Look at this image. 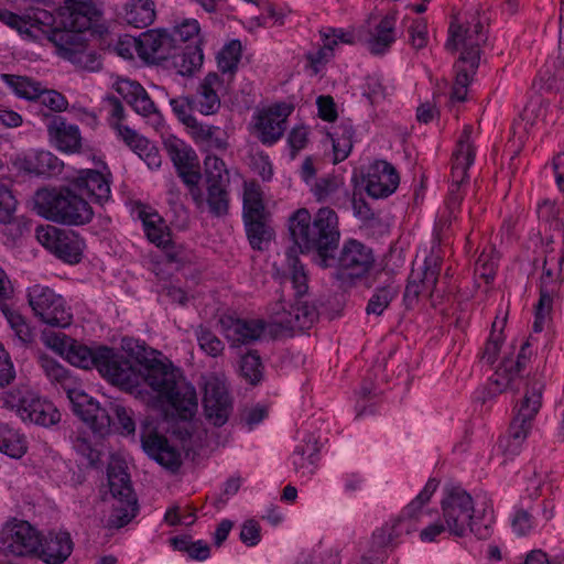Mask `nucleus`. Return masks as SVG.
Segmentation results:
<instances>
[{"label": "nucleus", "instance_id": "1", "mask_svg": "<svg viewBox=\"0 0 564 564\" xmlns=\"http://www.w3.org/2000/svg\"><path fill=\"white\" fill-rule=\"evenodd\" d=\"M289 230L301 252H315V262L327 269L332 263V252L339 243L337 214L329 207H322L312 219L306 208L297 209L289 219Z\"/></svg>", "mask_w": 564, "mask_h": 564}, {"label": "nucleus", "instance_id": "2", "mask_svg": "<svg viewBox=\"0 0 564 564\" xmlns=\"http://www.w3.org/2000/svg\"><path fill=\"white\" fill-rule=\"evenodd\" d=\"M141 369V381L172 405L181 420H191L197 411V395L192 386L180 383L178 371L172 366L155 358L137 357Z\"/></svg>", "mask_w": 564, "mask_h": 564}, {"label": "nucleus", "instance_id": "3", "mask_svg": "<svg viewBox=\"0 0 564 564\" xmlns=\"http://www.w3.org/2000/svg\"><path fill=\"white\" fill-rule=\"evenodd\" d=\"M32 202L37 215L57 224L80 226L89 223L94 216L88 202L67 187L40 188Z\"/></svg>", "mask_w": 564, "mask_h": 564}, {"label": "nucleus", "instance_id": "4", "mask_svg": "<svg viewBox=\"0 0 564 564\" xmlns=\"http://www.w3.org/2000/svg\"><path fill=\"white\" fill-rule=\"evenodd\" d=\"M90 14L91 6L86 2L67 0L66 6L58 9L63 29H53L48 40L59 56L72 61L87 45L83 32L90 28Z\"/></svg>", "mask_w": 564, "mask_h": 564}, {"label": "nucleus", "instance_id": "5", "mask_svg": "<svg viewBox=\"0 0 564 564\" xmlns=\"http://www.w3.org/2000/svg\"><path fill=\"white\" fill-rule=\"evenodd\" d=\"M39 364L47 379L55 386H59L72 403L73 412L78 417H91L99 430L106 429L108 419L105 411L99 409V403L91 397L76 389V379L69 371L50 356L41 355Z\"/></svg>", "mask_w": 564, "mask_h": 564}, {"label": "nucleus", "instance_id": "6", "mask_svg": "<svg viewBox=\"0 0 564 564\" xmlns=\"http://www.w3.org/2000/svg\"><path fill=\"white\" fill-rule=\"evenodd\" d=\"M0 403L2 408L14 410L24 422L48 427L61 421L57 408L28 387L4 392L0 397Z\"/></svg>", "mask_w": 564, "mask_h": 564}, {"label": "nucleus", "instance_id": "7", "mask_svg": "<svg viewBox=\"0 0 564 564\" xmlns=\"http://www.w3.org/2000/svg\"><path fill=\"white\" fill-rule=\"evenodd\" d=\"M473 127L467 124L459 134L451 158L449 187L445 199L449 216L459 207L463 188L469 181L468 170L476 158V147L471 140Z\"/></svg>", "mask_w": 564, "mask_h": 564}, {"label": "nucleus", "instance_id": "8", "mask_svg": "<svg viewBox=\"0 0 564 564\" xmlns=\"http://www.w3.org/2000/svg\"><path fill=\"white\" fill-rule=\"evenodd\" d=\"M545 383L541 378L533 377L527 380L524 394L514 408V416L509 426V437L520 446L532 430L543 399Z\"/></svg>", "mask_w": 564, "mask_h": 564}, {"label": "nucleus", "instance_id": "9", "mask_svg": "<svg viewBox=\"0 0 564 564\" xmlns=\"http://www.w3.org/2000/svg\"><path fill=\"white\" fill-rule=\"evenodd\" d=\"M375 261L371 248L350 239L343 245L338 257L332 252V263L327 264V268H334L335 279L347 283L368 274L373 268Z\"/></svg>", "mask_w": 564, "mask_h": 564}, {"label": "nucleus", "instance_id": "10", "mask_svg": "<svg viewBox=\"0 0 564 564\" xmlns=\"http://www.w3.org/2000/svg\"><path fill=\"white\" fill-rule=\"evenodd\" d=\"M164 150L173 162L178 176L189 186V194L198 208L203 207V193L198 187L202 175L196 152L183 140L170 135L163 141Z\"/></svg>", "mask_w": 564, "mask_h": 564}, {"label": "nucleus", "instance_id": "11", "mask_svg": "<svg viewBox=\"0 0 564 564\" xmlns=\"http://www.w3.org/2000/svg\"><path fill=\"white\" fill-rule=\"evenodd\" d=\"M487 41L484 26L480 21L473 19V22L460 24L455 19L448 28V39L445 47L455 52L462 48L459 62L467 63L471 73L479 65L480 45Z\"/></svg>", "mask_w": 564, "mask_h": 564}, {"label": "nucleus", "instance_id": "12", "mask_svg": "<svg viewBox=\"0 0 564 564\" xmlns=\"http://www.w3.org/2000/svg\"><path fill=\"white\" fill-rule=\"evenodd\" d=\"M97 356L96 369L110 383L124 390H132L140 384V371L123 354L107 346H98Z\"/></svg>", "mask_w": 564, "mask_h": 564}, {"label": "nucleus", "instance_id": "13", "mask_svg": "<svg viewBox=\"0 0 564 564\" xmlns=\"http://www.w3.org/2000/svg\"><path fill=\"white\" fill-rule=\"evenodd\" d=\"M29 304L43 323L54 327H66L72 322L70 308L54 290L44 285H33L28 292Z\"/></svg>", "mask_w": 564, "mask_h": 564}, {"label": "nucleus", "instance_id": "14", "mask_svg": "<svg viewBox=\"0 0 564 564\" xmlns=\"http://www.w3.org/2000/svg\"><path fill=\"white\" fill-rule=\"evenodd\" d=\"M41 535L28 521H9L0 531V552L6 556L34 557Z\"/></svg>", "mask_w": 564, "mask_h": 564}, {"label": "nucleus", "instance_id": "15", "mask_svg": "<svg viewBox=\"0 0 564 564\" xmlns=\"http://www.w3.org/2000/svg\"><path fill=\"white\" fill-rule=\"evenodd\" d=\"M442 514L448 532L456 536H464L471 529L474 517V501L471 496L460 487L446 490L442 500Z\"/></svg>", "mask_w": 564, "mask_h": 564}, {"label": "nucleus", "instance_id": "16", "mask_svg": "<svg viewBox=\"0 0 564 564\" xmlns=\"http://www.w3.org/2000/svg\"><path fill=\"white\" fill-rule=\"evenodd\" d=\"M37 241L59 259L68 263H77L82 258L83 241L74 231L52 225L36 228Z\"/></svg>", "mask_w": 564, "mask_h": 564}, {"label": "nucleus", "instance_id": "17", "mask_svg": "<svg viewBox=\"0 0 564 564\" xmlns=\"http://www.w3.org/2000/svg\"><path fill=\"white\" fill-rule=\"evenodd\" d=\"M221 332L231 347L252 345L260 340L267 329V323L260 318H239L224 315L219 319Z\"/></svg>", "mask_w": 564, "mask_h": 564}, {"label": "nucleus", "instance_id": "18", "mask_svg": "<svg viewBox=\"0 0 564 564\" xmlns=\"http://www.w3.org/2000/svg\"><path fill=\"white\" fill-rule=\"evenodd\" d=\"M203 405L206 419L215 426H223L232 410L231 401L223 382L216 378L205 383Z\"/></svg>", "mask_w": 564, "mask_h": 564}, {"label": "nucleus", "instance_id": "19", "mask_svg": "<svg viewBox=\"0 0 564 564\" xmlns=\"http://www.w3.org/2000/svg\"><path fill=\"white\" fill-rule=\"evenodd\" d=\"M529 347V343L525 341L521 346V350L517 355L516 359L511 357H505L497 368L496 372L491 377L488 392L492 395L502 393L507 390H519V383L521 381L520 373L523 370L527 362L525 349Z\"/></svg>", "mask_w": 564, "mask_h": 564}, {"label": "nucleus", "instance_id": "20", "mask_svg": "<svg viewBox=\"0 0 564 564\" xmlns=\"http://www.w3.org/2000/svg\"><path fill=\"white\" fill-rule=\"evenodd\" d=\"M399 183V173L391 163L377 160L369 166L366 176V191L369 196L386 198L395 192Z\"/></svg>", "mask_w": 564, "mask_h": 564}, {"label": "nucleus", "instance_id": "21", "mask_svg": "<svg viewBox=\"0 0 564 564\" xmlns=\"http://www.w3.org/2000/svg\"><path fill=\"white\" fill-rule=\"evenodd\" d=\"M137 47L141 58L154 64L170 59L172 53L177 50L166 30L144 32L138 40Z\"/></svg>", "mask_w": 564, "mask_h": 564}, {"label": "nucleus", "instance_id": "22", "mask_svg": "<svg viewBox=\"0 0 564 564\" xmlns=\"http://www.w3.org/2000/svg\"><path fill=\"white\" fill-rule=\"evenodd\" d=\"M274 310V323L282 328L290 330L308 329L318 318L316 307L306 301L297 300L291 310L286 311L281 304Z\"/></svg>", "mask_w": 564, "mask_h": 564}, {"label": "nucleus", "instance_id": "23", "mask_svg": "<svg viewBox=\"0 0 564 564\" xmlns=\"http://www.w3.org/2000/svg\"><path fill=\"white\" fill-rule=\"evenodd\" d=\"M563 262V249H560L557 251L550 250L546 252L540 285L541 306H543L544 303H553V300L562 284Z\"/></svg>", "mask_w": 564, "mask_h": 564}, {"label": "nucleus", "instance_id": "24", "mask_svg": "<svg viewBox=\"0 0 564 564\" xmlns=\"http://www.w3.org/2000/svg\"><path fill=\"white\" fill-rule=\"evenodd\" d=\"M286 107L270 108L257 116L254 129L258 139L265 145H272L281 139L286 130Z\"/></svg>", "mask_w": 564, "mask_h": 564}, {"label": "nucleus", "instance_id": "25", "mask_svg": "<svg viewBox=\"0 0 564 564\" xmlns=\"http://www.w3.org/2000/svg\"><path fill=\"white\" fill-rule=\"evenodd\" d=\"M141 444L144 452L160 465L175 471L181 466V455L172 446L167 438L155 431L143 432Z\"/></svg>", "mask_w": 564, "mask_h": 564}, {"label": "nucleus", "instance_id": "26", "mask_svg": "<svg viewBox=\"0 0 564 564\" xmlns=\"http://www.w3.org/2000/svg\"><path fill=\"white\" fill-rule=\"evenodd\" d=\"M73 541L68 532L51 531L41 536V546L35 556L46 564H63L72 554Z\"/></svg>", "mask_w": 564, "mask_h": 564}, {"label": "nucleus", "instance_id": "27", "mask_svg": "<svg viewBox=\"0 0 564 564\" xmlns=\"http://www.w3.org/2000/svg\"><path fill=\"white\" fill-rule=\"evenodd\" d=\"M73 185L86 194L93 202L104 205L110 198V180L101 172L96 170H83L73 181Z\"/></svg>", "mask_w": 564, "mask_h": 564}, {"label": "nucleus", "instance_id": "28", "mask_svg": "<svg viewBox=\"0 0 564 564\" xmlns=\"http://www.w3.org/2000/svg\"><path fill=\"white\" fill-rule=\"evenodd\" d=\"M221 86L223 80L219 75L208 73L199 83L196 94L191 96L195 110L205 116L216 113L220 108L218 91Z\"/></svg>", "mask_w": 564, "mask_h": 564}, {"label": "nucleus", "instance_id": "29", "mask_svg": "<svg viewBox=\"0 0 564 564\" xmlns=\"http://www.w3.org/2000/svg\"><path fill=\"white\" fill-rule=\"evenodd\" d=\"M99 409L105 411L108 419V425L104 430H99V427L95 424L94 419L89 417H79L83 422H85L93 432L104 436L108 434L111 430V426L115 425L117 429L121 430V433L133 434L135 431V424L132 417V411L127 409L126 406L118 403H109V406H101L99 404Z\"/></svg>", "mask_w": 564, "mask_h": 564}, {"label": "nucleus", "instance_id": "30", "mask_svg": "<svg viewBox=\"0 0 564 564\" xmlns=\"http://www.w3.org/2000/svg\"><path fill=\"white\" fill-rule=\"evenodd\" d=\"M116 90L139 115L148 117L158 112L147 90L138 82L120 79Z\"/></svg>", "mask_w": 564, "mask_h": 564}, {"label": "nucleus", "instance_id": "31", "mask_svg": "<svg viewBox=\"0 0 564 564\" xmlns=\"http://www.w3.org/2000/svg\"><path fill=\"white\" fill-rule=\"evenodd\" d=\"M47 131L61 151L66 153H78L80 151L82 135L77 126L67 124L62 117H54L47 126Z\"/></svg>", "mask_w": 564, "mask_h": 564}, {"label": "nucleus", "instance_id": "32", "mask_svg": "<svg viewBox=\"0 0 564 564\" xmlns=\"http://www.w3.org/2000/svg\"><path fill=\"white\" fill-rule=\"evenodd\" d=\"M188 131L195 143L207 151H226L229 147L227 132L218 126L197 121Z\"/></svg>", "mask_w": 564, "mask_h": 564}, {"label": "nucleus", "instance_id": "33", "mask_svg": "<svg viewBox=\"0 0 564 564\" xmlns=\"http://www.w3.org/2000/svg\"><path fill=\"white\" fill-rule=\"evenodd\" d=\"M395 17L386 15L375 26V30L370 33V37L367 40L368 50L375 54H383L395 41Z\"/></svg>", "mask_w": 564, "mask_h": 564}, {"label": "nucleus", "instance_id": "34", "mask_svg": "<svg viewBox=\"0 0 564 564\" xmlns=\"http://www.w3.org/2000/svg\"><path fill=\"white\" fill-rule=\"evenodd\" d=\"M243 225L251 248L258 251L268 249L275 236L270 217L243 220Z\"/></svg>", "mask_w": 564, "mask_h": 564}, {"label": "nucleus", "instance_id": "35", "mask_svg": "<svg viewBox=\"0 0 564 564\" xmlns=\"http://www.w3.org/2000/svg\"><path fill=\"white\" fill-rule=\"evenodd\" d=\"M155 4L153 0H129L124 6V20L128 24L143 29L155 20Z\"/></svg>", "mask_w": 564, "mask_h": 564}, {"label": "nucleus", "instance_id": "36", "mask_svg": "<svg viewBox=\"0 0 564 564\" xmlns=\"http://www.w3.org/2000/svg\"><path fill=\"white\" fill-rule=\"evenodd\" d=\"M270 217L265 210L260 186L256 182L245 183L242 219Z\"/></svg>", "mask_w": 564, "mask_h": 564}, {"label": "nucleus", "instance_id": "37", "mask_svg": "<svg viewBox=\"0 0 564 564\" xmlns=\"http://www.w3.org/2000/svg\"><path fill=\"white\" fill-rule=\"evenodd\" d=\"M170 58L181 75L188 76L203 64V52L198 45L177 46Z\"/></svg>", "mask_w": 564, "mask_h": 564}, {"label": "nucleus", "instance_id": "38", "mask_svg": "<svg viewBox=\"0 0 564 564\" xmlns=\"http://www.w3.org/2000/svg\"><path fill=\"white\" fill-rule=\"evenodd\" d=\"M108 484L115 499H137L131 487L130 476L122 464L115 463L109 465Z\"/></svg>", "mask_w": 564, "mask_h": 564}, {"label": "nucleus", "instance_id": "39", "mask_svg": "<svg viewBox=\"0 0 564 564\" xmlns=\"http://www.w3.org/2000/svg\"><path fill=\"white\" fill-rule=\"evenodd\" d=\"M229 183H213L206 184L207 197H203L204 203L207 204L212 215L221 217L228 214L229 209V194L227 186ZM205 204H203L204 206Z\"/></svg>", "mask_w": 564, "mask_h": 564}, {"label": "nucleus", "instance_id": "40", "mask_svg": "<svg viewBox=\"0 0 564 564\" xmlns=\"http://www.w3.org/2000/svg\"><path fill=\"white\" fill-rule=\"evenodd\" d=\"M149 240L158 247L167 248L171 245V234L163 218L156 213L147 214L142 218Z\"/></svg>", "mask_w": 564, "mask_h": 564}, {"label": "nucleus", "instance_id": "41", "mask_svg": "<svg viewBox=\"0 0 564 564\" xmlns=\"http://www.w3.org/2000/svg\"><path fill=\"white\" fill-rule=\"evenodd\" d=\"M344 191V181L341 177L336 175L319 177L312 187L314 197L321 203H334L338 195Z\"/></svg>", "mask_w": 564, "mask_h": 564}, {"label": "nucleus", "instance_id": "42", "mask_svg": "<svg viewBox=\"0 0 564 564\" xmlns=\"http://www.w3.org/2000/svg\"><path fill=\"white\" fill-rule=\"evenodd\" d=\"M240 376L250 384L256 386L263 379L264 366L258 350H249L241 355L239 361Z\"/></svg>", "mask_w": 564, "mask_h": 564}, {"label": "nucleus", "instance_id": "43", "mask_svg": "<svg viewBox=\"0 0 564 564\" xmlns=\"http://www.w3.org/2000/svg\"><path fill=\"white\" fill-rule=\"evenodd\" d=\"M399 285L393 282L377 288L368 301L366 313L380 316L389 307L390 303L398 296Z\"/></svg>", "mask_w": 564, "mask_h": 564}, {"label": "nucleus", "instance_id": "44", "mask_svg": "<svg viewBox=\"0 0 564 564\" xmlns=\"http://www.w3.org/2000/svg\"><path fill=\"white\" fill-rule=\"evenodd\" d=\"M112 511L108 519V527L120 529L127 525L138 512V500L119 498L115 499Z\"/></svg>", "mask_w": 564, "mask_h": 564}, {"label": "nucleus", "instance_id": "45", "mask_svg": "<svg viewBox=\"0 0 564 564\" xmlns=\"http://www.w3.org/2000/svg\"><path fill=\"white\" fill-rule=\"evenodd\" d=\"M0 452L20 458L26 452L24 437L8 425H0Z\"/></svg>", "mask_w": 564, "mask_h": 564}, {"label": "nucleus", "instance_id": "46", "mask_svg": "<svg viewBox=\"0 0 564 564\" xmlns=\"http://www.w3.org/2000/svg\"><path fill=\"white\" fill-rule=\"evenodd\" d=\"M403 532L409 533L410 527L405 524L404 518L400 517L373 532V544L378 547L392 545Z\"/></svg>", "mask_w": 564, "mask_h": 564}, {"label": "nucleus", "instance_id": "47", "mask_svg": "<svg viewBox=\"0 0 564 564\" xmlns=\"http://www.w3.org/2000/svg\"><path fill=\"white\" fill-rule=\"evenodd\" d=\"M318 452V443L314 438H310L304 445L297 446L293 459L295 468L297 470L302 469L303 474H313Z\"/></svg>", "mask_w": 564, "mask_h": 564}, {"label": "nucleus", "instance_id": "48", "mask_svg": "<svg viewBox=\"0 0 564 564\" xmlns=\"http://www.w3.org/2000/svg\"><path fill=\"white\" fill-rule=\"evenodd\" d=\"M1 79L12 90L22 98L35 100L39 93H41V83L35 82L26 76H19L12 74H2Z\"/></svg>", "mask_w": 564, "mask_h": 564}, {"label": "nucleus", "instance_id": "49", "mask_svg": "<svg viewBox=\"0 0 564 564\" xmlns=\"http://www.w3.org/2000/svg\"><path fill=\"white\" fill-rule=\"evenodd\" d=\"M441 271L440 260L437 257H429L425 259L420 271L414 270L415 278L426 295L432 296L436 290L438 275Z\"/></svg>", "mask_w": 564, "mask_h": 564}, {"label": "nucleus", "instance_id": "50", "mask_svg": "<svg viewBox=\"0 0 564 564\" xmlns=\"http://www.w3.org/2000/svg\"><path fill=\"white\" fill-rule=\"evenodd\" d=\"M50 8H41L39 6H30L24 13L25 18V33H29L30 28L43 29L46 28L48 35L55 29V17ZM45 32V30H43Z\"/></svg>", "mask_w": 564, "mask_h": 564}, {"label": "nucleus", "instance_id": "51", "mask_svg": "<svg viewBox=\"0 0 564 564\" xmlns=\"http://www.w3.org/2000/svg\"><path fill=\"white\" fill-rule=\"evenodd\" d=\"M67 360L79 368L91 369L97 366V347L90 348L73 340L66 352Z\"/></svg>", "mask_w": 564, "mask_h": 564}, {"label": "nucleus", "instance_id": "52", "mask_svg": "<svg viewBox=\"0 0 564 564\" xmlns=\"http://www.w3.org/2000/svg\"><path fill=\"white\" fill-rule=\"evenodd\" d=\"M241 58V43L238 40L231 41L225 45L218 53L217 64L223 74H229L231 77L238 67Z\"/></svg>", "mask_w": 564, "mask_h": 564}, {"label": "nucleus", "instance_id": "53", "mask_svg": "<svg viewBox=\"0 0 564 564\" xmlns=\"http://www.w3.org/2000/svg\"><path fill=\"white\" fill-rule=\"evenodd\" d=\"M286 258L289 268L291 270V282L295 290V294L296 296H303L304 294H306L308 290L307 273L304 269V265L301 263L297 256L295 254L294 249H290L286 252Z\"/></svg>", "mask_w": 564, "mask_h": 564}, {"label": "nucleus", "instance_id": "54", "mask_svg": "<svg viewBox=\"0 0 564 564\" xmlns=\"http://www.w3.org/2000/svg\"><path fill=\"white\" fill-rule=\"evenodd\" d=\"M59 166V161L52 153L46 151H41L36 153L33 158L25 159L24 169L34 174H48L57 170Z\"/></svg>", "mask_w": 564, "mask_h": 564}, {"label": "nucleus", "instance_id": "55", "mask_svg": "<svg viewBox=\"0 0 564 564\" xmlns=\"http://www.w3.org/2000/svg\"><path fill=\"white\" fill-rule=\"evenodd\" d=\"M1 312L6 316L11 328L14 330L15 336L23 343L32 341L33 334L30 326L26 324L25 318L14 310H11L9 304L1 305Z\"/></svg>", "mask_w": 564, "mask_h": 564}, {"label": "nucleus", "instance_id": "56", "mask_svg": "<svg viewBox=\"0 0 564 564\" xmlns=\"http://www.w3.org/2000/svg\"><path fill=\"white\" fill-rule=\"evenodd\" d=\"M204 165L206 184L229 183L228 171L221 159L215 155H207Z\"/></svg>", "mask_w": 564, "mask_h": 564}, {"label": "nucleus", "instance_id": "57", "mask_svg": "<svg viewBox=\"0 0 564 564\" xmlns=\"http://www.w3.org/2000/svg\"><path fill=\"white\" fill-rule=\"evenodd\" d=\"M437 487L438 481L435 478L429 479L423 490L404 508L403 514L409 519L415 518L423 506L430 501Z\"/></svg>", "mask_w": 564, "mask_h": 564}, {"label": "nucleus", "instance_id": "58", "mask_svg": "<svg viewBox=\"0 0 564 564\" xmlns=\"http://www.w3.org/2000/svg\"><path fill=\"white\" fill-rule=\"evenodd\" d=\"M199 347L209 356H220L225 349L224 343L208 328L199 326L196 330Z\"/></svg>", "mask_w": 564, "mask_h": 564}, {"label": "nucleus", "instance_id": "59", "mask_svg": "<svg viewBox=\"0 0 564 564\" xmlns=\"http://www.w3.org/2000/svg\"><path fill=\"white\" fill-rule=\"evenodd\" d=\"M507 316L503 317L501 321V328L497 330L498 321H494L491 325V333L490 336L486 343L485 349L482 351L481 358L486 360L488 364H494L497 359L498 352L500 350L501 344L503 341L502 337V328L506 324Z\"/></svg>", "mask_w": 564, "mask_h": 564}, {"label": "nucleus", "instance_id": "60", "mask_svg": "<svg viewBox=\"0 0 564 564\" xmlns=\"http://www.w3.org/2000/svg\"><path fill=\"white\" fill-rule=\"evenodd\" d=\"M170 105L177 119L188 129L198 121L195 117L192 116V111L195 110V107L192 102L191 96L172 98L170 100Z\"/></svg>", "mask_w": 564, "mask_h": 564}, {"label": "nucleus", "instance_id": "61", "mask_svg": "<svg viewBox=\"0 0 564 564\" xmlns=\"http://www.w3.org/2000/svg\"><path fill=\"white\" fill-rule=\"evenodd\" d=\"M170 34L175 46H178L180 43L197 39L199 34L198 22L196 20H185L181 24L174 26Z\"/></svg>", "mask_w": 564, "mask_h": 564}, {"label": "nucleus", "instance_id": "62", "mask_svg": "<svg viewBox=\"0 0 564 564\" xmlns=\"http://www.w3.org/2000/svg\"><path fill=\"white\" fill-rule=\"evenodd\" d=\"M115 127L119 137L134 153L138 154L142 148H147L149 140L140 135L137 131L121 123H116Z\"/></svg>", "mask_w": 564, "mask_h": 564}, {"label": "nucleus", "instance_id": "63", "mask_svg": "<svg viewBox=\"0 0 564 564\" xmlns=\"http://www.w3.org/2000/svg\"><path fill=\"white\" fill-rule=\"evenodd\" d=\"M36 99H39L41 104L47 107L50 110L55 112L64 111L68 106L67 99L61 93L45 89L42 86L41 93H39Z\"/></svg>", "mask_w": 564, "mask_h": 564}, {"label": "nucleus", "instance_id": "64", "mask_svg": "<svg viewBox=\"0 0 564 564\" xmlns=\"http://www.w3.org/2000/svg\"><path fill=\"white\" fill-rule=\"evenodd\" d=\"M82 69L96 72L101 68L100 56L96 51L89 50L87 45L70 61Z\"/></svg>", "mask_w": 564, "mask_h": 564}]
</instances>
